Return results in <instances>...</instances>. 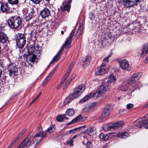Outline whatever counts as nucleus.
Here are the masks:
<instances>
[{"instance_id":"f257e3e1","label":"nucleus","mask_w":148,"mask_h":148,"mask_svg":"<svg viewBox=\"0 0 148 148\" xmlns=\"http://www.w3.org/2000/svg\"><path fill=\"white\" fill-rule=\"evenodd\" d=\"M55 130V126L51 125L45 132H42L37 133L35 136H32L34 134L33 131L31 132L27 136L17 148H26L29 146L35 147L38 144L39 142L43 138L46 137V135L49 133L53 132Z\"/></svg>"},{"instance_id":"f03ea898","label":"nucleus","mask_w":148,"mask_h":148,"mask_svg":"<svg viewBox=\"0 0 148 148\" xmlns=\"http://www.w3.org/2000/svg\"><path fill=\"white\" fill-rule=\"evenodd\" d=\"M75 30H73L71 32L70 36L68 37L66 40L65 42L62 47L61 49L60 50V51L58 52L56 55L55 56L53 60L51 62V63L53 61H57L60 57V55L62 52V49H64V48H68L69 47L72 41V38L73 37L75 34Z\"/></svg>"},{"instance_id":"7ed1b4c3","label":"nucleus","mask_w":148,"mask_h":148,"mask_svg":"<svg viewBox=\"0 0 148 148\" xmlns=\"http://www.w3.org/2000/svg\"><path fill=\"white\" fill-rule=\"evenodd\" d=\"M8 23L12 28L16 29L20 26L22 21L20 17L17 16H12L8 20Z\"/></svg>"},{"instance_id":"20e7f679","label":"nucleus","mask_w":148,"mask_h":148,"mask_svg":"<svg viewBox=\"0 0 148 148\" xmlns=\"http://www.w3.org/2000/svg\"><path fill=\"white\" fill-rule=\"evenodd\" d=\"M28 52L29 54L32 55V56L29 58V61L32 62H34L37 61L36 56H39L40 52L39 48L37 47H32L29 49Z\"/></svg>"},{"instance_id":"39448f33","label":"nucleus","mask_w":148,"mask_h":148,"mask_svg":"<svg viewBox=\"0 0 148 148\" xmlns=\"http://www.w3.org/2000/svg\"><path fill=\"white\" fill-rule=\"evenodd\" d=\"M85 89V87L84 85H80L75 88L74 92L71 95L74 98H77L82 94Z\"/></svg>"},{"instance_id":"423d86ee","label":"nucleus","mask_w":148,"mask_h":148,"mask_svg":"<svg viewBox=\"0 0 148 148\" xmlns=\"http://www.w3.org/2000/svg\"><path fill=\"white\" fill-rule=\"evenodd\" d=\"M108 72L107 67L105 65H101L96 70L95 73L97 75H101L107 73Z\"/></svg>"},{"instance_id":"0eeeda50","label":"nucleus","mask_w":148,"mask_h":148,"mask_svg":"<svg viewBox=\"0 0 148 148\" xmlns=\"http://www.w3.org/2000/svg\"><path fill=\"white\" fill-rule=\"evenodd\" d=\"M119 64L121 69L123 70L128 71L131 70V68L129 65L128 61L126 60H123L119 62Z\"/></svg>"},{"instance_id":"6e6552de","label":"nucleus","mask_w":148,"mask_h":148,"mask_svg":"<svg viewBox=\"0 0 148 148\" xmlns=\"http://www.w3.org/2000/svg\"><path fill=\"white\" fill-rule=\"evenodd\" d=\"M97 131L96 128L94 127H90L85 130L84 132L89 136H93L96 134Z\"/></svg>"},{"instance_id":"1a4fd4ad","label":"nucleus","mask_w":148,"mask_h":148,"mask_svg":"<svg viewBox=\"0 0 148 148\" xmlns=\"http://www.w3.org/2000/svg\"><path fill=\"white\" fill-rule=\"evenodd\" d=\"M108 85L107 83H102L99 86V88L103 94L110 90V87Z\"/></svg>"},{"instance_id":"9d476101","label":"nucleus","mask_w":148,"mask_h":148,"mask_svg":"<svg viewBox=\"0 0 148 148\" xmlns=\"http://www.w3.org/2000/svg\"><path fill=\"white\" fill-rule=\"evenodd\" d=\"M72 2V0H69L65 1L63 4V5L61 6L62 11L66 10L68 11H70L71 7V3Z\"/></svg>"},{"instance_id":"9b49d317","label":"nucleus","mask_w":148,"mask_h":148,"mask_svg":"<svg viewBox=\"0 0 148 148\" xmlns=\"http://www.w3.org/2000/svg\"><path fill=\"white\" fill-rule=\"evenodd\" d=\"M1 10L3 12L7 13L9 12L10 8L7 3L2 4L0 7Z\"/></svg>"},{"instance_id":"f8f14e48","label":"nucleus","mask_w":148,"mask_h":148,"mask_svg":"<svg viewBox=\"0 0 148 148\" xmlns=\"http://www.w3.org/2000/svg\"><path fill=\"white\" fill-rule=\"evenodd\" d=\"M40 14L42 18H45L48 17L50 14L49 10L47 8H45L42 10Z\"/></svg>"},{"instance_id":"ddd939ff","label":"nucleus","mask_w":148,"mask_h":148,"mask_svg":"<svg viewBox=\"0 0 148 148\" xmlns=\"http://www.w3.org/2000/svg\"><path fill=\"white\" fill-rule=\"evenodd\" d=\"M124 2L127 3L130 6L136 5L140 0H123Z\"/></svg>"},{"instance_id":"4468645a","label":"nucleus","mask_w":148,"mask_h":148,"mask_svg":"<svg viewBox=\"0 0 148 148\" xmlns=\"http://www.w3.org/2000/svg\"><path fill=\"white\" fill-rule=\"evenodd\" d=\"M8 40V38L6 34L2 31L0 32V41L2 43H5Z\"/></svg>"},{"instance_id":"2eb2a0df","label":"nucleus","mask_w":148,"mask_h":148,"mask_svg":"<svg viewBox=\"0 0 148 148\" xmlns=\"http://www.w3.org/2000/svg\"><path fill=\"white\" fill-rule=\"evenodd\" d=\"M26 40L21 39V40H18L16 41V44L18 47L21 49H22L24 47L26 44Z\"/></svg>"},{"instance_id":"dca6fc26","label":"nucleus","mask_w":148,"mask_h":148,"mask_svg":"<svg viewBox=\"0 0 148 148\" xmlns=\"http://www.w3.org/2000/svg\"><path fill=\"white\" fill-rule=\"evenodd\" d=\"M148 49V44H145L143 46L140 53L141 57L145 56L147 53Z\"/></svg>"},{"instance_id":"f3484780","label":"nucleus","mask_w":148,"mask_h":148,"mask_svg":"<svg viewBox=\"0 0 148 148\" xmlns=\"http://www.w3.org/2000/svg\"><path fill=\"white\" fill-rule=\"evenodd\" d=\"M26 130L24 129L21 132L15 139L13 142L10 145H11V147L16 144V142L21 137L23 134L25 132Z\"/></svg>"},{"instance_id":"a211bd4d","label":"nucleus","mask_w":148,"mask_h":148,"mask_svg":"<svg viewBox=\"0 0 148 148\" xmlns=\"http://www.w3.org/2000/svg\"><path fill=\"white\" fill-rule=\"evenodd\" d=\"M115 135L122 138H125L129 136V134L127 132H118Z\"/></svg>"},{"instance_id":"6ab92c4d","label":"nucleus","mask_w":148,"mask_h":148,"mask_svg":"<svg viewBox=\"0 0 148 148\" xmlns=\"http://www.w3.org/2000/svg\"><path fill=\"white\" fill-rule=\"evenodd\" d=\"M135 125L137 127L140 128L142 126L145 125L144 121L141 119L137 120L134 122Z\"/></svg>"},{"instance_id":"aec40b11","label":"nucleus","mask_w":148,"mask_h":148,"mask_svg":"<svg viewBox=\"0 0 148 148\" xmlns=\"http://www.w3.org/2000/svg\"><path fill=\"white\" fill-rule=\"evenodd\" d=\"M124 122L123 121H119L112 124L113 130L121 127L124 125Z\"/></svg>"},{"instance_id":"412c9836","label":"nucleus","mask_w":148,"mask_h":148,"mask_svg":"<svg viewBox=\"0 0 148 148\" xmlns=\"http://www.w3.org/2000/svg\"><path fill=\"white\" fill-rule=\"evenodd\" d=\"M111 106H107L105 109L104 110L102 114H104L108 118L109 117L110 111H111Z\"/></svg>"},{"instance_id":"4be33fe9","label":"nucleus","mask_w":148,"mask_h":148,"mask_svg":"<svg viewBox=\"0 0 148 148\" xmlns=\"http://www.w3.org/2000/svg\"><path fill=\"white\" fill-rule=\"evenodd\" d=\"M92 95H93L91 94V92L88 94L80 100L79 101V103H83L85 102L92 97Z\"/></svg>"},{"instance_id":"5701e85b","label":"nucleus","mask_w":148,"mask_h":148,"mask_svg":"<svg viewBox=\"0 0 148 148\" xmlns=\"http://www.w3.org/2000/svg\"><path fill=\"white\" fill-rule=\"evenodd\" d=\"M116 79L113 74H111L109 76V80L107 81V83L108 84H114L116 82Z\"/></svg>"},{"instance_id":"b1692460","label":"nucleus","mask_w":148,"mask_h":148,"mask_svg":"<svg viewBox=\"0 0 148 148\" xmlns=\"http://www.w3.org/2000/svg\"><path fill=\"white\" fill-rule=\"evenodd\" d=\"M82 116L81 115H79L73 119L71 122L68 124L67 125H69L72 123H75L81 121H82Z\"/></svg>"},{"instance_id":"393cba45","label":"nucleus","mask_w":148,"mask_h":148,"mask_svg":"<svg viewBox=\"0 0 148 148\" xmlns=\"http://www.w3.org/2000/svg\"><path fill=\"white\" fill-rule=\"evenodd\" d=\"M91 94L92 95V97L95 98H97V97H101L103 94L100 89L98 88L96 92L94 94L91 93Z\"/></svg>"},{"instance_id":"a878e982","label":"nucleus","mask_w":148,"mask_h":148,"mask_svg":"<svg viewBox=\"0 0 148 148\" xmlns=\"http://www.w3.org/2000/svg\"><path fill=\"white\" fill-rule=\"evenodd\" d=\"M103 130L105 131H107L113 130L112 124H105L103 127Z\"/></svg>"},{"instance_id":"bb28decb","label":"nucleus","mask_w":148,"mask_h":148,"mask_svg":"<svg viewBox=\"0 0 148 148\" xmlns=\"http://www.w3.org/2000/svg\"><path fill=\"white\" fill-rule=\"evenodd\" d=\"M56 68L54 70H53L51 72L49 73L48 76L46 77L45 79L44 80L43 82L44 84V85L50 79L51 76L53 75L55 72V71Z\"/></svg>"},{"instance_id":"cd10ccee","label":"nucleus","mask_w":148,"mask_h":148,"mask_svg":"<svg viewBox=\"0 0 148 148\" xmlns=\"http://www.w3.org/2000/svg\"><path fill=\"white\" fill-rule=\"evenodd\" d=\"M74 98L72 97V95H70L66 98L64 100V105L68 104Z\"/></svg>"},{"instance_id":"c85d7f7f","label":"nucleus","mask_w":148,"mask_h":148,"mask_svg":"<svg viewBox=\"0 0 148 148\" xmlns=\"http://www.w3.org/2000/svg\"><path fill=\"white\" fill-rule=\"evenodd\" d=\"M66 114L69 116H73L75 114L74 110L71 108L68 109L66 112Z\"/></svg>"},{"instance_id":"c756f323","label":"nucleus","mask_w":148,"mask_h":148,"mask_svg":"<svg viewBox=\"0 0 148 148\" xmlns=\"http://www.w3.org/2000/svg\"><path fill=\"white\" fill-rule=\"evenodd\" d=\"M26 38L25 35L22 34L18 33L16 34V41L18 40H21V39H25Z\"/></svg>"},{"instance_id":"7c9ffc66","label":"nucleus","mask_w":148,"mask_h":148,"mask_svg":"<svg viewBox=\"0 0 148 148\" xmlns=\"http://www.w3.org/2000/svg\"><path fill=\"white\" fill-rule=\"evenodd\" d=\"M99 138L103 140L106 141L108 140L109 137L106 134H104L103 133H101L99 136Z\"/></svg>"},{"instance_id":"2f4dec72","label":"nucleus","mask_w":148,"mask_h":148,"mask_svg":"<svg viewBox=\"0 0 148 148\" xmlns=\"http://www.w3.org/2000/svg\"><path fill=\"white\" fill-rule=\"evenodd\" d=\"M95 107L94 104H92L89 106H86L84 109V111H88L90 110L93 109Z\"/></svg>"},{"instance_id":"473e14b6","label":"nucleus","mask_w":148,"mask_h":148,"mask_svg":"<svg viewBox=\"0 0 148 148\" xmlns=\"http://www.w3.org/2000/svg\"><path fill=\"white\" fill-rule=\"evenodd\" d=\"M83 27L81 25L79 27L76 33L77 38H78L82 33Z\"/></svg>"},{"instance_id":"72a5a7b5","label":"nucleus","mask_w":148,"mask_h":148,"mask_svg":"<svg viewBox=\"0 0 148 148\" xmlns=\"http://www.w3.org/2000/svg\"><path fill=\"white\" fill-rule=\"evenodd\" d=\"M91 60V57L90 56H88L86 57V58L84 62V64H88L90 62ZM84 64H83V65H84Z\"/></svg>"},{"instance_id":"f704fd0d","label":"nucleus","mask_w":148,"mask_h":148,"mask_svg":"<svg viewBox=\"0 0 148 148\" xmlns=\"http://www.w3.org/2000/svg\"><path fill=\"white\" fill-rule=\"evenodd\" d=\"M142 73L140 72L134 74L132 76L136 79V80L137 81L142 76Z\"/></svg>"},{"instance_id":"c9c22d12","label":"nucleus","mask_w":148,"mask_h":148,"mask_svg":"<svg viewBox=\"0 0 148 148\" xmlns=\"http://www.w3.org/2000/svg\"><path fill=\"white\" fill-rule=\"evenodd\" d=\"M136 81V79L132 76L129 79L128 82L129 85H132L135 83Z\"/></svg>"},{"instance_id":"e433bc0d","label":"nucleus","mask_w":148,"mask_h":148,"mask_svg":"<svg viewBox=\"0 0 148 148\" xmlns=\"http://www.w3.org/2000/svg\"><path fill=\"white\" fill-rule=\"evenodd\" d=\"M70 72H67L65 74V76L63 77L62 79V81L61 82V84H62L63 83H64L65 81V80L67 78L68 76L70 74Z\"/></svg>"},{"instance_id":"4c0bfd02","label":"nucleus","mask_w":148,"mask_h":148,"mask_svg":"<svg viewBox=\"0 0 148 148\" xmlns=\"http://www.w3.org/2000/svg\"><path fill=\"white\" fill-rule=\"evenodd\" d=\"M9 3L12 4L16 5L18 3V0H8Z\"/></svg>"},{"instance_id":"58836bf2","label":"nucleus","mask_w":148,"mask_h":148,"mask_svg":"<svg viewBox=\"0 0 148 148\" xmlns=\"http://www.w3.org/2000/svg\"><path fill=\"white\" fill-rule=\"evenodd\" d=\"M75 75L74 74L72 75V76L70 77V79L68 80L67 81V82L66 83V86H67V85H68L70 83L71 80L75 78Z\"/></svg>"},{"instance_id":"ea45409f","label":"nucleus","mask_w":148,"mask_h":148,"mask_svg":"<svg viewBox=\"0 0 148 148\" xmlns=\"http://www.w3.org/2000/svg\"><path fill=\"white\" fill-rule=\"evenodd\" d=\"M56 119L59 122H62L63 120V117L61 115H59L57 116Z\"/></svg>"},{"instance_id":"a19ab883","label":"nucleus","mask_w":148,"mask_h":148,"mask_svg":"<svg viewBox=\"0 0 148 148\" xmlns=\"http://www.w3.org/2000/svg\"><path fill=\"white\" fill-rule=\"evenodd\" d=\"M108 118L104 114H102L100 117V119L102 121H104L106 120Z\"/></svg>"},{"instance_id":"79ce46f5","label":"nucleus","mask_w":148,"mask_h":148,"mask_svg":"<svg viewBox=\"0 0 148 148\" xmlns=\"http://www.w3.org/2000/svg\"><path fill=\"white\" fill-rule=\"evenodd\" d=\"M34 7H32L30 8V12L29 14L30 15L32 16H34Z\"/></svg>"},{"instance_id":"37998d69","label":"nucleus","mask_w":148,"mask_h":148,"mask_svg":"<svg viewBox=\"0 0 148 148\" xmlns=\"http://www.w3.org/2000/svg\"><path fill=\"white\" fill-rule=\"evenodd\" d=\"M34 16H32L29 15V14L28 15L26 16L25 18V20L26 21H29L30 19L32 18Z\"/></svg>"},{"instance_id":"c03bdc74","label":"nucleus","mask_w":148,"mask_h":148,"mask_svg":"<svg viewBox=\"0 0 148 148\" xmlns=\"http://www.w3.org/2000/svg\"><path fill=\"white\" fill-rule=\"evenodd\" d=\"M73 141H74L73 140V139H71L67 141H66V143L68 145L72 146L73 145Z\"/></svg>"},{"instance_id":"a18cd8bd","label":"nucleus","mask_w":148,"mask_h":148,"mask_svg":"<svg viewBox=\"0 0 148 148\" xmlns=\"http://www.w3.org/2000/svg\"><path fill=\"white\" fill-rule=\"evenodd\" d=\"M111 55H109L106 58H105L103 60V64H105L106 63H107L108 62V59L111 56Z\"/></svg>"},{"instance_id":"49530a36","label":"nucleus","mask_w":148,"mask_h":148,"mask_svg":"<svg viewBox=\"0 0 148 148\" xmlns=\"http://www.w3.org/2000/svg\"><path fill=\"white\" fill-rule=\"evenodd\" d=\"M9 75L11 76H14L16 74V72L15 71H13L11 70L9 71Z\"/></svg>"},{"instance_id":"de8ad7c7","label":"nucleus","mask_w":148,"mask_h":148,"mask_svg":"<svg viewBox=\"0 0 148 148\" xmlns=\"http://www.w3.org/2000/svg\"><path fill=\"white\" fill-rule=\"evenodd\" d=\"M92 145L90 142H88L86 143V147L87 148H91Z\"/></svg>"},{"instance_id":"09e8293b","label":"nucleus","mask_w":148,"mask_h":148,"mask_svg":"<svg viewBox=\"0 0 148 148\" xmlns=\"http://www.w3.org/2000/svg\"><path fill=\"white\" fill-rule=\"evenodd\" d=\"M127 108L128 109H130L133 107V105L132 103L127 104L126 106Z\"/></svg>"},{"instance_id":"8fccbe9b","label":"nucleus","mask_w":148,"mask_h":148,"mask_svg":"<svg viewBox=\"0 0 148 148\" xmlns=\"http://www.w3.org/2000/svg\"><path fill=\"white\" fill-rule=\"evenodd\" d=\"M74 63L73 62H72L70 65L68 70V72H70L71 71V69L72 68L73 66Z\"/></svg>"},{"instance_id":"3c124183","label":"nucleus","mask_w":148,"mask_h":148,"mask_svg":"<svg viewBox=\"0 0 148 148\" xmlns=\"http://www.w3.org/2000/svg\"><path fill=\"white\" fill-rule=\"evenodd\" d=\"M34 3L36 4L39 3L42 0H30Z\"/></svg>"},{"instance_id":"603ef678","label":"nucleus","mask_w":148,"mask_h":148,"mask_svg":"<svg viewBox=\"0 0 148 148\" xmlns=\"http://www.w3.org/2000/svg\"><path fill=\"white\" fill-rule=\"evenodd\" d=\"M89 17L90 19H91L92 18H94V16L92 12L90 13L89 14Z\"/></svg>"},{"instance_id":"864d4df0","label":"nucleus","mask_w":148,"mask_h":148,"mask_svg":"<svg viewBox=\"0 0 148 148\" xmlns=\"http://www.w3.org/2000/svg\"><path fill=\"white\" fill-rule=\"evenodd\" d=\"M145 117L147 118L148 119H147V120L144 121L145 123V125L148 124V114Z\"/></svg>"},{"instance_id":"5fc2aeb1","label":"nucleus","mask_w":148,"mask_h":148,"mask_svg":"<svg viewBox=\"0 0 148 148\" xmlns=\"http://www.w3.org/2000/svg\"><path fill=\"white\" fill-rule=\"evenodd\" d=\"M39 97V95H38L36 96V98H35L33 100V102H35L36 100L38 98V97Z\"/></svg>"},{"instance_id":"6e6d98bb","label":"nucleus","mask_w":148,"mask_h":148,"mask_svg":"<svg viewBox=\"0 0 148 148\" xmlns=\"http://www.w3.org/2000/svg\"><path fill=\"white\" fill-rule=\"evenodd\" d=\"M76 130H70V133H74Z\"/></svg>"},{"instance_id":"4d7b16f0","label":"nucleus","mask_w":148,"mask_h":148,"mask_svg":"<svg viewBox=\"0 0 148 148\" xmlns=\"http://www.w3.org/2000/svg\"><path fill=\"white\" fill-rule=\"evenodd\" d=\"M61 84H59L57 86V89H59L61 87Z\"/></svg>"},{"instance_id":"13d9d810","label":"nucleus","mask_w":148,"mask_h":148,"mask_svg":"<svg viewBox=\"0 0 148 148\" xmlns=\"http://www.w3.org/2000/svg\"><path fill=\"white\" fill-rule=\"evenodd\" d=\"M36 21L35 20L33 21V22L31 23V25H33V24L35 23H36Z\"/></svg>"},{"instance_id":"bf43d9fd","label":"nucleus","mask_w":148,"mask_h":148,"mask_svg":"<svg viewBox=\"0 0 148 148\" xmlns=\"http://www.w3.org/2000/svg\"><path fill=\"white\" fill-rule=\"evenodd\" d=\"M77 136V135H74L73 136L72 138L71 139H73H73H75L76 138Z\"/></svg>"},{"instance_id":"052dcab7","label":"nucleus","mask_w":148,"mask_h":148,"mask_svg":"<svg viewBox=\"0 0 148 148\" xmlns=\"http://www.w3.org/2000/svg\"><path fill=\"white\" fill-rule=\"evenodd\" d=\"M45 0L47 2V3H49V1L50 0Z\"/></svg>"},{"instance_id":"680f3d73","label":"nucleus","mask_w":148,"mask_h":148,"mask_svg":"<svg viewBox=\"0 0 148 148\" xmlns=\"http://www.w3.org/2000/svg\"><path fill=\"white\" fill-rule=\"evenodd\" d=\"M64 32H65V31H66V30H64ZM61 34H64V31H61Z\"/></svg>"},{"instance_id":"e2e57ef3","label":"nucleus","mask_w":148,"mask_h":148,"mask_svg":"<svg viewBox=\"0 0 148 148\" xmlns=\"http://www.w3.org/2000/svg\"><path fill=\"white\" fill-rule=\"evenodd\" d=\"M11 145H10L7 148H11Z\"/></svg>"},{"instance_id":"0e129e2a","label":"nucleus","mask_w":148,"mask_h":148,"mask_svg":"<svg viewBox=\"0 0 148 148\" xmlns=\"http://www.w3.org/2000/svg\"><path fill=\"white\" fill-rule=\"evenodd\" d=\"M29 66H31V67H32V65L31 63H30V64H29Z\"/></svg>"},{"instance_id":"69168bd1","label":"nucleus","mask_w":148,"mask_h":148,"mask_svg":"<svg viewBox=\"0 0 148 148\" xmlns=\"http://www.w3.org/2000/svg\"><path fill=\"white\" fill-rule=\"evenodd\" d=\"M145 107H148V103L145 105Z\"/></svg>"},{"instance_id":"338daca9","label":"nucleus","mask_w":148,"mask_h":148,"mask_svg":"<svg viewBox=\"0 0 148 148\" xmlns=\"http://www.w3.org/2000/svg\"><path fill=\"white\" fill-rule=\"evenodd\" d=\"M12 68H13V69H16V67H12Z\"/></svg>"},{"instance_id":"774afa93","label":"nucleus","mask_w":148,"mask_h":148,"mask_svg":"<svg viewBox=\"0 0 148 148\" xmlns=\"http://www.w3.org/2000/svg\"><path fill=\"white\" fill-rule=\"evenodd\" d=\"M146 59L148 61V56L146 58Z\"/></svg>"}]
</instances>
